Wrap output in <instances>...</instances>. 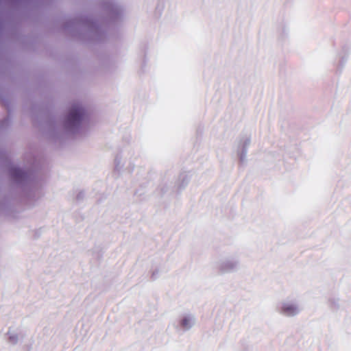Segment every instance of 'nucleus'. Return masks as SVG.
I'll return each instance as SVG.
<instances>
[{
	"label": "nucleus",
	"instance_id": "obj_1",
	"mask_svg": "<svg viewBox=\"0 0 351 351\" xmlns=\"http://www.w3.org/2000/svg\"><path fill=\"white\" fill-rule=\"evenodd\" d=\"M84 115V110L79 106H75L72 107L69 112L68 121L70 123L75 124L81 121Z\"/></svg>",
	"mask_w": 351,
	"mask_h": 351
},
{
	"label": "nucleus",
	"instance_id": "obj_2",
	"mask_svg": "<svg viewBox=\"0 0 351 351\" xmlns=\"http://www.w3.org/2000/svg\"><path fill=\"white\" fill-rule=\"evenodd\" d=\"M283 311L288 315H293L297 313V309L293 306H287L283 308Z\"/></svg>",
	"mask_w": 351,
	"mask_h": 351
},
{
	"label": "nucleus",
	"instance_id": "obj_3",
	"mask_svg": "<svg viewBox=\"0 0 351 351\" xmlns=\"http://www.w3.org/2000/svg\"><path fill=\"white\" fill-rule=\"evenodd\" d=\"M181 324L184 328H189L190 326V319L188 318L183 319L182 320Z\"/></svg>",
	"mask_w": 351,
	"mask_h": 351
}]
</instances>
